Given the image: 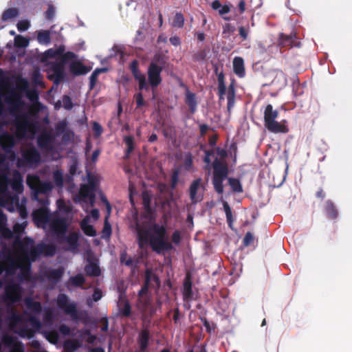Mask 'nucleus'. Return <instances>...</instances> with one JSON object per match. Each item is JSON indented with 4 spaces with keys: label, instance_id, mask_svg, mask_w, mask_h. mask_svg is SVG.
<instances>
[{
    "label": "nucleus",
    "instance_id": "obj_31",
    "mask_svg": "<svg viewBox=\"0 0 352 352\" xmlns=\"http://www.w3.org/2000/svg\"><path fill=\"white\" fill-rule=\"evenodd\" d=\"M53 311L50 309H44L43 322L45 325L50 326L52 324Z\"/></svg>",
    "mask_w": 352,
    "mask_h": 352
},
{
    "label": "nucleus",
    "instance_id": "obj_26",
    "mask_svg": "<svg viewBox=\"0 0 352 352\" xmlns=\"http://www.w3.org/2000/svg\"><path fill=\"white\" fill-rule=\"evenodd\" d=\"M51 138L46 133L41 134L38 137V144L43 148H47L50 144Z\"/></svg>",
    "mask_w": 352,
    "mask_h": 352
},
{
    "label": "nucleus",
    "instance_id": "obj_13",
    "mask_svg": "<svg viewBox=\"0 0 352 352\" xmlns=\"http://www.w3.org/2000/svg\"><path fill=\"white\" fill-rule=\"evenodd\" d=\"M162 68L155 63H151L148 69V82L153 88L157 87L161 81V72Z\"/></svg>",
    "mask_w": 352,
    "mask_h": 352
},
{
    "label": "nucleus",
    "instance_id": "obj_21",
    "mask_svg": "<svg viewBox=\"0 0 352 352\" xmlns=\"http://www.w3.org/2000/svg\"><path fill=\"white\" fill-rule=\"evenodd\" d=\"M85 272L87 275L94 276H98L100 273L98 264L91 261H89L88 264L85 266Z\"/></svg>",
    "mask_w": 352,
    "mask_h": 352
},
{
    "label": "nucleus",
    "instance_id": "obj_15",
    "mask_svg": "<svg viewBox=\"0 0 352 352\" xmlns=\"http://www.w3.org/2000/svg\"><path fill=\"white\" fill-rule=\"evenodd\" d=\"M190 197L193 203L200 201L203 198L201 179L194 181L190 187Z\"/></svg>",
    "mask_w": 352,
    "mask_h": 352
},
{
    "label": "nucleus",
    "instance_id": "obj_59",
    "mask_svg": "<svg viewBox=\"0 0 352 352\" xmlns=\"http://www.w3.org/2000/svg\"><path fill=\"white\" fill-rule=\"evenodd\" d=\"M170 42L172 45L177 46L179 45L180 43V40L177 36H173L170 38Z\"/></svg>",
    "mask_w": 352,
    "mask_h": 352
},
{
    "label": "nucleus",
    "instance_id": "obj_46",
    "mask_svg": "<svg viewBox=\"0 0 352 352\" xmlns=\"http://www.w3.org/2000/svg\"><path fill=\"white\" fill-rule=\"evenodd\" d=\"M25 226L24 222L22 223H16L13 228L14 232L16 234L21 233L24 230Z\"/></svg>",
    "mask_w": 352,
    "mask_h": 352
},
{
    "label": "nucleus",
    "instance_id": "obj_61",
    "mask_svg": "<svg viewBox=\"0 0 352 352\" xmlns=\"http://www.w3.org/2000/svg\"><path fill=\"white\" fill-rule=\"evenodd\" d=\"M97 76H96L94 74H91V76H90V87H91V89H92L96 82V80H97Z\"/></svg>",
    "mask_w": 352,
    "mask_h": 352
},
{
    "label": "nucleus",
    "instance_id": "obj_54",
    "mask_svg": "<svg viewBox=\"0 0 352 352\" xmlns=\"http://www.w3.org/2000/svg\"><path fill=\"white\" fill-rule=\"evenodd\" d=\"M94 301L96 302L102 298V294L99 290H95L92 296Z\"/></svg>",
    "mask_w": 352,
    "mask_h": 352
},
{
    "label": "nucleus",
    "instance_id": "obj_50",
    "mask_svg": "<svg viewBox=\"0 0 352 352\" xmlns=\"http://www.w3.org/2000/svg\"><path fill=\"white\" fill-rule=\"evenodd\" d=\"M59 331L63 335L70 334V328L66 324H61L59 327Z\"/></svg>",
    "mask_w": 352,
    "mask_h": 352
},
{
    "label": "nucleus",
    "instance_id": "obj_30",
    "mask_svg": "<svg viewBox=\"0 0 352 352\" xmlns=\"http://www.w3.org/2000/svg\"><path fill=\"white\" fill-rule=\"evenodd\" d=\"M14 45L17 47H26L29 45V40L21 35L15 36Z\"/></svg>",
    "mask_w": 352,
    "mask_h": 352
},
{
    "label": "nucleus",
    "instance_id": "obj_56",
    "mask_svg": "<svg viewBox=\"0 0 352 352\" xmlns=\"http://www.w3.org/2000/svg\"><path fill=\"white\" fill-rule=\"evenodd\" d=\"M230 11V7L227 5L222 6L221 9L218 11L221 15L228 13Z\"/></svg>",
    "mask_w": 352,
    "mask_h": 352
},
{
    "label": "nucleus",
    "instance_id": "obj_4",
    "mask_svg": "<svg viewBox=\"0 0 352 352\" xmlns=\"http://www.w3.org/2000/svg\"><path fill=\"white\" fill-rule=\"evenodd\" d=\"M137 232L139 246L143 249L148 244L157 253L168 250L172 248L163 226L148 223H137Z\"/></svg>",
    "mask_w": 352,
    "mask_h": 352
},
{
    "label": "nucleus",
    "instance_id": "obj_33",
    "mask_svg": "<svg viewBox=\"0 0 352 352\" xmlns=\"http://www.w3.org/2000/svg\"><path fill=\"white\" fill-rule=\"evenodd\" d=\"M18 15V11L15 8H10L4 12L2 16L3 21H8Z\"/></svg>",
    "mask_w": 352,
    "mask_h": 352
},
{
    "label": "nucleus",
    "instance_id": "obj_12",
    "mask_svg": "<svg viewBox=\"0 0 352 352\" xmlns=\"http://www.w3.org/2000/svg\"><path fill=\"white\" fill-rule=\"evenodd\" d=\"M57 305L66 314L70 315L72 318H76L77 311L76 305L74 302H69L66 295H58L57 297Z\"/></svg>",
    "mask_w": 352,
    "mask_h": 352
},
{
    "label": "nucleus",
    "instance_id": "obj_8",
    "mask_svg": "<svg viewBox=\"0 0 352 352\" xmlns=\"http://www.w3.org/2000/svg\"><path fill=\"white\" fill-rule=\"evenodd\" d=\"M278 112L273 109L272 104H267L264 111V125L270 132L274 133L288 132V128L286 126V120H283L278 122Z\"/></svg>",
    "mask_w": 352,
    "mask_h": 352
},
{
    "label": "nucleus",
    "instance_id": "obj_29",
    "mask_svg": "<svg viewBox=\"0 0 352 352\" xmlns=\"http://www.w3.org/2000/svg\"><path fill=\"white\" fill-rule=\"evenodd\" d=\"M149 339L148 333L146 331H143L140 336V346L142 351H144L148 345Z\"/></svg>",
    "mask_w": 352,
    "mask_h": 352
},
{
    "label": "nucleus",
    "instance_id": "obj_10",
    "mask_svg": "<svg viewBox=\"0 0 352 352\" xmlns=\"http://www.w3.org/2000/svg\"><path fill=\"white\" fill-rule=\"evenodd\" d=\"M154 283L157 287L160 285L158 278L151 270H147L146 272L145 285L138 294L139 304L142 308H146L149 303V299L147 296L148 288L153 285Z\"/></svg>",
    "mask_w": 352,
    "mask_h": 352
},
{
    "label": "nucleus",
    "instance_id": "obj_52",
    "mask_svg": "<svg viewBox=\"0 0 352 352\" xmlns=\"http://www.w3.org/2000/svg\"><path fill=\"white\" fill-rule=\"evenodd\" d=\"M184 166H185L186 169H187V170L190 169L191 166H192V160H191L190 156H189V155L186 156V157L185 159V162H184Z\"/></svg>",
    "mask_w": 352,
    "mask_h": 352
},
{
    "label": "nucleus",
    "instance_id": "obj_49",
    "mask_svg": "<svg viewBox=\"0 0 352 352\" xmlns=\"http://www.w3.org/2000/svg\"><path fill=\"white\" fill-rule=\"evenodd\" d=\"M55 14V9L52 6H50L47 12H46V18L48 19H52Z\"/></svg>",
    "mask_w": 352,
    "mask_h": 352
},
{
    "label": "nucleus",
    "instance_id": "obj_7",
    "mask_svg": "<svg viewBox=\"0 0 352 352\" xmlns=\"http://www.w3.org/2000/svg\"><path fill=\"white\" fill-rule=\"evenodd\" d=\"M217 155L219 159L217 157L213 164L214 176H213V185L215 190L221 194L223 191V181L226 179L228 174V169L226 164L224 162L227 153L223 149H217Z\"/></svg>",
    "mask_w": 352,
    "mask_h": 352
},
{
    "label": "nucleus",
    "instance_id": "obj_22",
    "mask_svg": "<svg viewBox=\"0 0 352 352\" xmlns=\"http://www.w3.org/2000/svg\"><path fill=\"white\" fill-rule=\"evenodd\" d=\"M25 303L28 309L35 314H38L41 311L40 302L34 301L30 297H28L25 299Z\"/></svg>",
    "mask_w": 352,
    "mask_h": 352
},
{
    "label": "nucleus",
    "instance_id": "obj_44",
    "mask_svg": "<svg viewBox=\"0 0 352 352\" xmlns=\"http://www.w3.org/2000/svg\"><path fill=\"white\" fill-rule=\"evenodd\" d=\"M125 144L127 146V152L130 153L133 149V140L132 137L128 136L124 138Z\"/></svg>",
    "mask_w": 352,
    "mask_h": 352
},
{
    "label": "nucleus",
    "instance_id": "obj_35",
    "mask_svg": "<svg viewBox=\"0 0 352 352\" xmlns=\"http://www.w3.org/2000/svg\"><path fill=\"white\" fill-rule=\"evenodd\" d=\"M53 178L57 186L61 187L63 183V173L60 170H56L53 173Z\"/></svg>",
    "mask_w": 352,
    "mask_h": 352
},
{
    "label": "nucleus",
    "instance_id": "obj_32",
    "mask_svg": "<svg viewBox=\"0 0 352 352\" xmlns=\"http://www.w3.org/2000/svg\"><path fill=\"white\" fill-rule=\"evenodd\" d=\"M80 346L78 341L69 340L65 342L64 347L67 352H73L76 351Z\"/></svg>",
    "mask_w": 352,
    "mask_h": 352
},
{
    "label": "nucleus",
    "instance_id": "obj_36",
    "mask_svg": "<svg viewBox=\"0 0 352 352\" xmlns=\"http://www.w3.org/2000/svg\"><path fill=\"white\" fill-rule=\"evenodd\" d=\"M184 18L180 13H177L172 22V25L176 28H182L184 25Z\"/></svg>",
    "mask_w": 352,
    "mask_h": 352
},
{
    "label": "nucleus",
    "instance_id": "obj_34",
    "mask_svg": "<svg viewBox=\"0 0 352 352\" xmlns=\"http://www.w3.org/2000/svg\"><path fill=\"white\" fill-rule=\"evenodd\" d=\"M228 182L232 189L236 192H242V186L239 181L236 179L229 178Z\"/></svg>",
    "mask_w": 352,
    "mask_h": 352
},
{
    "label": "nucleus",
    "instance_id": "obj_19",
    "mask_svg": "<svg viewBox=\"0 0 352 352\" xmlns=\"http://www.w3.org/2000/svg\"><path fill=\"white\" fill-rule=\"evenodd\" d=\"M234 72L240 78L245 76L244 60L241 57H235L233 60Z\"/></svg>",
    "mask_w": 352,
    "mask_h": 352
},
{
    "label": "nucleus",
    "instance_id": "obj_42",
    "mask_svg": "<svg viewBox=\"0 0 352 352\" xmlns=\"http://www.w3.org/2000/svg\"><path fill=\"white\" fill-rule=\"evenodd\" d=\"M30 27V23L28 20H21L17 23V29L20 32L27 30Z\"/></svg>",
    "mask_w": 352,
    "mask_h": 352
},
{
    "label": "nucleus",
    "instance_id": "obj_51",
    "mask_svg": "<svg viewBox=\"0 0 352 352\" xmlns=\"http://www.w3.org/2000/svg\"><path fill=\"white\" fill-rule=\"evenodd\" d=\"M239 31L240 36L243 39H246L248 38V32L244 27H243V26L239 27Z\"/></svg>",
    "mask_w": 352,
    "mask_h": 352
},
{
    "label": "nucleus",
    "instance_id": "obj_64",
    "mask_svg": "<svg viewBox=\"0 0 352 352\" xmlns=\"http://www.w3.org/2000/svg\"><path fill=\"white\" fill-rule=\"evenodd\" d=\"M245 4L244 1H241L239 3V9L240 12L242 13L245 11Z\"/></svg>",
    "mask_w": 352,
    "mask_h": 352
},
{
    "label": "nucleus",
    "instance_id": "obj_63",
    "mask_svg": "<svg viewBox=\"0 0 352 352\" xmlns=\"http://www.w3.org/2000/svg\"><path fill=\"white\" fill-rule=\"evenodd\" d=\"M122 313L124 316H129L130 314V306L128 304H126L123 310Z\"/></svg>",
    "mask_w": 352,
    "mask_h": 352
},
{
    "label": "nucleus",
    "instance_id": "obj_5",
    "mask_svg": "<svg viewBox=\"0 0 352 352\" xmlns=\"http://www.w3.org/2000/svg\"><path fill=\"white\" fill-rule=\"evenodd\" d=\"M9 309L10 316L7 319L9 328L21 338L30 339L34 336L35 331L41 329L42 324L35 316L28 315L26 312L21 315L11 305H9Z\"/></svg>",
    "mask_w": 352,
    "mask_h": 352
},
{
    "label": "nucleus",
    "instance_id": "obj_3",
    "mask_svg": "<svg viewBox=\"0 0 352 352\" xmlns=\"http://www.w3.org/2000/svg\"><path fill=\"white\" fill-rule=\"evenodd\" d=\"M65 49L60 46L57 50H48L45 53L47 62V74L49 78L58 85L65 77V65L69 64L70 72L76 75L86 74L89 69L75 60V54L67 52L62 55Z\"/></svg>",
    "mask_w": 352,
    "mask_h": 352
},
{
    "label": "nucleus",
    "instance_id": "obj_17",
    "mask_svg": "<svg viewBox=\"0 0 352 352\" xmlns=\"http://www.w3.org/2000/svg\"><path fill=\"white\" fill-rule=\"evenodd\" d=\"M80 237V234L77 232L70 233L66 238L67 249L73 252H76L78 249V241Z\"/></svg>",
    "mask_w": 352,
    "mask_h": 352
},
{
    "label": "nucleus",
    "instance_id": "obj_43",
    "mask_svg": "<svg viewBox=\"0 0 352 352\" xmlns=\"http://www.w3.org/2000/svg\"><path fill=\"white\" fill-rule=\"evenodd\" d=\"M120 261L122 264H124L126 266H132L133 263V261L131 258H128L125 252L122 253L120 256Z\"/></svg>",
    "mask_w": 352,
    "mask_h": 352
},
{
    "label": "nucleus",
    "instance_id": "obj_23",
    "mask_svg": "<svg viewBox=\"0 0 352 352\" xmlns=\"http://www.w3.org/2000/svg\"><path fill=\"white\" fill-rule=\"evenodd\" d=\"M63 274V270L60 269L49 270L47 272V277L50 281L55 283L59 280Z\"/></svg>",
    "mask_w": 352,
    "mask_h": 352
},
{
    "label": "nucleus",
    "instance_id": "obj_20",
    "mask_svg": "<svg viewBox=\"0 0 352 352\" xmlns=\"http://www.w3.org/2000/svg\"><path fill=\"white\" fill-rule=\"evenodd\" d=\"M6 215L0 210V234L5 238H10L12 236V232L6 227Z\"/></svg>",
    "mask_w": 352,
    "mask_h": 352
},
{
    "label": "nucleus",
    "instance_id": "obj_48",
    "mask_svg": "<svg viewBox=\"0 0 352 352\" xmlns=\"http://www.w3.org/2000/svg\"><path fill=\"white\" fill-rule=\"evenodd\" d=\"M291 40V37L289 36H285L283 34H280L279 38V44L281 45H286L287 43H289Z\"/></svg>",
    "mask_w": 352,
    "mask_h": 352
},
{
    "label": "nucleus",
    "instance_id": "obj_24",
    "mask_svg": "<svg viewBox=\"0 0 352 352\" xmlns=\"http://www.w3.org/2000/svg\"><path fill=\"white\" fill-rule=\"evenodd\" d=\"M42 334L52 344H56L59 339V336L56 330L43 331Z\"/></svg>",
    "mask_w": 352,
    "mask_h": 352
},
{
    "label": "nucleus",
    "instance_id": "obj_58",
    "mask_svg": "<svg viewBox=\"0 0 352 352\" xmlns=\"http://www.w3.org/2000/svg\"><path fill=\"white\" fill-rule=\"evenodd\" d=\"M221 7H222L221 4L217 0L213 1L212 3V8L214 10H218L219 11L221 9Z\"/></svg>",
    "mask_w": 352,
    "mask_h": 352
},
{
    "label": "nucleus",
    "instance_id": "obj_55",
    "mask_svg": "<svg viewBox=\"0 0 352 352\" xmlns=\"http://www.w3.org/2000/svg\"><path fill=\"white\" fill-rule=\"evenodd\" d=\"M234 106V98L232 95H230L228 97V111H230V109Z\"/></svg>",
    "mask_w": 352,
    "mask_h": 352
},
{
    "label": "nucleus",
    "instance_id": "obj_39",
    "mask_svg": "<svg viewBox=\"0 0 352 352\" xmlns=\"http://www.w3.org/2000/svg\"><path fill=\"white\" fill-rule=\"evenodd\" d=\"M223 209L226 215L227 220L229 223L230 226H231L232 223V212L231 209L226 201L223 202Z\"/></svg>",
    "mask_w": 352,
    "mask_h": 352
},
{
    "label": "nucleus",
    "instance_id": "obj_53",
    "mask_svg": "<svg viewBox=\"0 0 352 352\" xmlns=\"http://www.w3.org/2000/svg\"><path fill=\"white\" fill-rule=\"evenodd\" d=\"M135 98L138 107H141L144 104V100L141 94H138L135 96Z\"/></svg>",
    "mask_w": 352,
    "mask_h": 352
},
{
    "label": "nucleus",
    "instance_id": "obj_41",
    "mask_svg": "<svg viewBox=\"0 0 352 352\" xmlns=\"http://www.w3.org/2000/svg\"><path fill=\"white\" fill-rule=\"evenodd\" d=\"M30 346L33 349V352H45L44 349L41 346L40 342L37 340H32L30 342Z\"/></svg>",
    "mask_w": 352,
    "mask_h": 352
},
{
    "label": "nucleus",
    "instance_id": "obj_27",
    "mask_svg": "<svg viewBox=\"0 0 352 352\" xmlns=\"http://www.w3.org/2000/svg\"><path fill=\"white\" fill-rule=\"evenodd\" d=\"M37 40L40 44L47 45L50 41L49 31H40L38 32Z\"/></svg>",
    "mask_w": 352,
    "mask_h": 352
},
{
    "label": "nucleus",
    "instance_id": "obj_11",
    "mask_svg": "<svg viewBox=\"0 0 352 352\" xmlns=\"http://www.w3.org/2000/svg\"><path fill=\"white\" fill-rule=\"evenodd\" d=\"M41 162V155L36 149L30 148L22 150V158H18L16 165L23 168L27 165L30 166H37Z\"/></svg>",
    "mask_w": 352,
    "mask_h": 352
},
{
    "label": "nucleus",
    "instance_id": "obj_18",
    "mask_svg": "<svg viewBox=\"0 0 352 352\" xmlns=\"http://www.w3.org/2000/svg\"><path fill=\"white\" fill-rule=\"evenodd\" d=\"M80 227L83 230L84 233L89 236H94L96 234V231L91 224V217L87 216L82 219L80 223Z\"/></svg>",
    "mask_w": 352,
    "mask_h": 352
},
{
    "label": "nucleus",
    "instance_id": "obj_25",
    "mask_svg": "<svg viewBox=\"0 0 352 352\" xmlns=\"http://www.w3.org/2000/svg\"><path fill=\"white\" fill-rule=\"evenodd\" d=\"M186 101L189 106L191 111L194 112L197 107V101L195 99V95L189 91H186Z\"/></svg>",
    "mask_w": 352,
    "mask_h": 352
},
{
    "label": "nucleus",
    "instance_id": "obj_9",
    "mask_svg": "<svg viewBox=\"0 0 352 352\" xmlns=\"http://www.w3.org/2000/svg\"><path fill=\"white\" fill-rule=\"evenodd\" d=\"M16 134L17 137L22 138L28 133L34 136L37 131V124L30 116L24 113L19 115L15 118Z\"/></svg>",
    "mask_w": 352,
    "mask_h": 352
},
{
    "label": "nucleus",
    "instance_id": "obj_45",
    "mask_svg": "<svg viewBox=\"0 0 352 352\" xmlns=\"http://www.w3.org/2000/svg\"><path fill=\"white\" fill-rule=\"evenodd\" d=\"M63 105L66 109H71L72 108V102L69 96H65L63 98Z\"/></svg>",
    "mask_w": 352,
    "mask_h": 352
},
{
    "label": "nucleus",
    "instance_id": "obj_16",
    "mask_svg": "<svg viewBox=\"0 0 352 352\" xmlns=\"http://www.w3.org/2000/svg\"><path fill=\"white\" fill-rule=\"evenodd\" d=\"M131 71L136 80L139 82V87L140 89H148V85L147 84L146 77L144 74H141L138 68L136 62H133L131 65Z\"/></svg>",
    "mask_w": 352,
    "mask_h": 352
},
{
    "label": "nucleus",
    "instance_id": "obj_28",
    "mask_svg": "<svg viewBox=\"0 0 352 352\" xmlns=\"http://www.w3.org/2000/svg\"><path fill=\"white\" fill-rule=\"evenodd\" d=\"M183 295H184V298L186 300H189L192 298L191 283L188 278H187L184 283Z\"/></svg>",
    "mask_w": 352,
    "mask_h": 352
},
{
    "label": "nucleus",
    "instance_id": "obj_2",
    "mask_svg": "<svg viewBox=\"0 0 352 352\" xmlns=\"http://www.w3.org/2000/svg\"><path fill=\"white\" fill-rule=\"evenodd\" d=\"M23 190V176L18 170L12 174L8 168L0 173V206L6 207L9 211H19L22 218H25L27 211L25 208L26 200L19 201L18 194Z\"/></svg>",
    "mask_w": 352,
    "mask_h": 352
},
{
    "label": "nucleus",
    "instance_id": "obj_1",
    "mask_svg": "<svg viewBox=\"0 0 352 352\" xmlns=\"http://www.w3.org/2000/svg\"><path fill=\"white\" fill-rule=\"evenodd\" d=\"M26 182L32 191V197L38 201L41 207L33 212V219L38 227L55 234H63L67 226V218L72 210L70 203L63 199L56 201L58 210L50 214L46 206L49 204L48 195L51 192L53 185L50 182H41L35 175H28Z\"/></svg>",
    "mask_w": 352,
    "mask_h": 352
},
{
    "label": "nucleus",
    "instance_id": "obj_38",
    "mask_svg": "<svg viewBox=\"0 0 352 352\" xmlns=\"http://www.w3.org/2000/svg\"><path fill=\"white\" fill-rule=\"evenodd\" d=\"M80 337L82 339H85L89 343H94L96 339V337L92 335L89 330H85L80 332Z\"/></svg>",
    "mask_w": 352,
    "mask_h": 352
},
{
    "label": "nucleus",
    "instance_id": "obj_14",
    "mask_svg": "<svg viewBox=\"0 0 352 352\" xmlns=\"http://www.w3.org/2000/svg\"><path fill=\"white\" fill-rule=\"evenodd\" d=\"M14 144V138L8 133H3L0 135V145L4 151L10 155L11 161L16 160V154L11 151V148Z\"/></svg>",
    "mask_w": 352,
    "mask_h": 352
},
{
    "label": "nucleus",
    "instance_id": "obj_60",
    "mask_svg": "<svg viewBox=\"0 0 352 352\" xmlns=\"http://www.w3.org/2000/svg\"><path fill=\"white\" fill-rule=\"evenodd\" d=\"M91 217L94 219L97 220L99 217V211L97 209H94L91 211Z\"/></svg>",
    "mask_w": 352,
    "mask_h": 352
},
{
    "label": "nucleus",
    "instance_id": "obj_47",
    "mask_svg": "<svg viewBox=\"0 0 352 352\" xmlns=\"http://www.w3.org/2000/svg\"><path fill=\"white\" fill-rule=\"evenodd\" d=\"M254 239L253 235L250 232H248L243 239V244L245 246H248Z\"/></svg>",
    "mask_w": 352,
    "mask_h": 352
},
{
    "label": "nucleus",
    "instance_id": "obj_62",
    "mask_svg": "<svg viewBox=\"0 0 352 352\" xmlns=\"http://www.w3.org/2000/svg\"><path fill=\"white\" fill-rule=\"evenodd\" d=\"M94 130L97 133L98 135H100L102 132V128L98 123L94 124Z\"/></svg>",
    "mask_w": 352,
    "mask_h": 352
},
{
    "label": "nucleus",
    "instance_id": "obj_6",
    "mask_svg": "<svg viewBox=\"0 0 352 352\" xmlns=\"http://www.w3.org/2000/svg\"><path fill=\"white\" fill-rule=\"evenodd\" d=\"M87 184H82L78 195L74 198L76 203L82 205L85 211H87L89 206L87 204V201H89L90 206H93L95 201V192L97 187V179L87 173Z\"/></svg>",
    "mask_w": 352,
    "mask_h": 352
},
{
    "label": "nucleus",
    "instance_id": "obj_57",
    "mask_svg": "<svg viewBox=\"0 0 352 352\" xmlns=\"http://www.w3.org/2000/svg\"><path fill=\"white\" fill-rule=\"evenodd\" d=\"M172 240L175 243H178L180 241V235L178 232H175L172 236Z\"/></svg>",
    "mask_w": 352,
    "mask_h": 352
},
{
    "label": "nucleus",
    "instance_id": "obj_40",
    "mask_svg": "<svg viewBox=\"0 0 352 352\" xmlns=\"http://www.w3.org/2000/svg\"><path fill=\"white\" fill-rule=\"evenodd\" d=\"M71 282L73 285L80 286L85 281L84 276L82 274H78L74 277L71 278Z\"/></svg>",
    "mask_w": 352,
    "mask_h": 352
},
{
    "label": "nucleus",
    "instance_id": "obj_37",
    "mask_svg": "<svg viewBox=\"0 0 352 352\" xmlns=\"http://www.w3.org/2000/svg\"><path fill=\"white\" fill-rule=\"evenodd\" d=\"M326 210L331 218H336L337 217V210L335 206H333V203H331V201H327Z\"/></svg>",
    "mask_w": 352,
    "mask_h": 352
}]
</instances>
